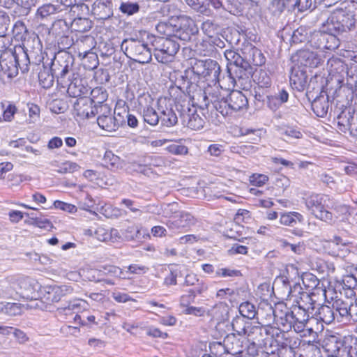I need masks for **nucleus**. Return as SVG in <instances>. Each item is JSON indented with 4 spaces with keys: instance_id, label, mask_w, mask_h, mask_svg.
<instances>
[{
    "instance_id": "1",
    "label": "nucleus",
    "mask_w": 357,
    "mask_h": 357,
    "mask_svg": "<svg viewBox=\"0 0 357 357\" xmlns=\"http://www.w3.org/2000/svg\"><path fill=\"white\" fill-rule=\"evenodd\" d=\"M355 25V15L351 10L336 9L321 24L320 30L312 32L310 46L321 51H334L346 42Z\"/></svg>"
},
{
    "instance_id": "2",
    "label": "nucleus",
    "mask_w": 357,
    "mask_h": 357,
    "mask_svg": "<svg viewBox=\"0 0 357 357\" xmlns=\"http://www.w3.org/2000/svg\"><path fill=\"white\" fill-rule=\"evenodd\" d=\"M151 40L155 58L162 63L172 61L180 49V45L174 38L152 36Z\"/></svg>"
},
{
    "instance_id": "3",
    "label": "nucleus",
    "mask_w": 357,
    "mask_h": 357,
    "mask_svg": "<svg viewBox=\"0 0 357 357\" xmlns=\"http://www.w3.org/2000/svg\"><path fill=\"white\" fill-rule=\"evenodd\" d=\"M328 200V196L325 195L312 194L305 198V203L308 211L316 218L331 225L335 222L337 218L327 210L326 202Z\"/></svg>"
},
{
    "instance_id": "4",
    "label": "nucleus",
    "mask_w": 357,
    "mask_h": 357,
    "mask_svg": "<svg viewBox=\"0 0 357 357\" xmlns=\"http://www.w3.org/2000/svg\"><path fill=\"white\" fill-rule=\"evenodd\" d=\"M121 48L128 58L139 63H148L151 61V50L143 41L134 38L125 39Z\"/></svg>"
},
{
    "instance_id": "5",
    "label": "nucleus",
    "mask_w": 357,
    "mask_h": 357,
    "mask_svg": "<svg viewBox=\"0 0 357 357\" xmlns=\"http://www.w3.org/2000/svg\"><path fill=\"white\" fill-rule=\"evenodd\" d=\"M192 72L199 79L206 81L220 82L221 68L218 63L213 59L195 60L192 64Z\"/></svg>"
},
{
    "instance_id": "6",
    "label": "nucleus",
    "mask_w": 357,
    "mask_h": 357,
    "mask_svg": "<svg viewBox=\"0 0 357 357\" xmlns=\"http://www.w3.org/2000/svg\"><path fill=\"white\" fill-rule=\"evenodd\" d=\"M328 65L331 73L340 74L344 78L345 74L346 84L352 91H357V65H351L348 67L340 59H331Z\"/></svg>"
},
{
    "instance_id": "7",
    "label": "nucleus",
    "mask_w": 357,
    "mask_h": 357,
    "mask_svg": "<svg viewBox=\"0 0 357 357\" xmlns=\"http://www.w3.org/2000/svg\"><path fill=\"white\" fill-rule=\"evenodd\" d=\"M222 106H218L219 112L225 116L247 108L248 100L241 91L233 90L227 93L225 100L222 102Z\"/></svg>"
},
{
    "instance_id": "8",
    "label": "nucleus",
    "mask_w": 357,
    "mask_h": 357,
    "mask_svg": "<svg viewBox=\"0 0 357 357\" xmlns=\"http://www.w3.org/2000/svg\"><path fill=\"white\" fill-rule=\"evenodd\" d=\"M269 309L274 316V320L278 325H281L284 330L289 331L294 328L296 333H301L305 330L307 322L302 320L300 321L298 317L291 316V314L287 313L280 307L275 306V309L270 307Z\"/></svg>"
},
{
    "instance_id": "9",
    "label": "nucleus",
    "mask_w": 357,
    "mask_h": 357,
    "mask_svg": "<svg viewBox=\"0 0 357 357\" xmlns=\"http://www.w3.org/2000/svg\"><path fill=\"white\" fill-rule=\"evenodd\" d=\"M174 26V38L184 42L190 41L199 31L195 21L185 15H180L176 18Z\"/></svg>"
},
{
    "instance_id": "10",
    "label": "nucleus",
    "mask_w": 357,
    "mask_h": 357,
    "mask_svg": "<svg viewBox=\"0 0 357 357\" xmlns=\"http://www.w3.org/2000/svg\"><path fill=\"white\" fill-rule=\"evenodd\" d=\"M196 219L190 213L185 211L180 213L179 215L174 217L172 220H169L166 225L172 234H177L185 232L188 229L195 225Z\"/></svg>"
},
{
    "instance_id": "11",
    "label": "nucleus",
    "mask_w": 357,
    "mask_h": 357,
    "mask_svg": "<svg viewBox=\"0 0 357 357\" xmlns=\"http://www.w3.org/2000/svg\"><path fill=\"white\" fill-rule=\"evenodd\" d=\"M338 129L343 132H349L352 136H357V110L345 109L337 117Z\"/></svg>"
},
{
    "instance_id": "12",
    "label": "nucleus",
    "mask_w": 357,
    "mask_h": 357,
    "mask_svg": "<svg viewBox=\"0 0 357 357\" xmlns=\"http://www.w3.org/2000/svg\"><path fill=\"white\" fill-rule=\"evenodd\" d=\"M322 347L329 355L337 354L340 357H345L350 353L349 347L344 346L339 335H326L322 342Z\"/></svg>"
},
{
    "instance_id": "13",
    "label": "nucleus",
    "mask_w": 357,
    "mask_h": 357,
    "mask_svg": "<svg viewBox=\"0 0 357 357\" xmlns=\"http://www.w3.org/2000/svg\"><path fill=\"white\" fill-rule=\"evenodd\" d=\"M121 104L119 102L114 109V115L111 114L107 116H98L97 123L100 128L108 132L116 130L120 126H123L124 120L121 116V107L118 105Z\"/></svg>"
},
{
    "instance_id": "14",
    "label": "nucleus",
    "mask_w": 357,
    "mask_h": 357,
    "mask_svg": "<svg viewBox=\"0 0 357 357\" xmlns=\"http://www.w3.org/2000/svg\"><path fill=\"white\" fill-rule=\"evenodd\" d=\"M234 68L235 69L234 70L235 76L233 77L230 72L231 70H233L232 67L227 66L229 73V75L227 77L232 84L233 87L235 84H237V83H239L241 85L246 84L250 81V78L253 73V68L252 66H250L248 62H243Z\"/></svg>"
},
{
    "instance_id": "15",
    "label": "nucleus",
    "mask_w": 357,
    "mask_h": 357,
    "mask_svg": "<svg viewBox=\"0 0 357 357\" xmlns=\"http://www.w3.org/2000/svg\"><path fill=\"white\" fill-rule=\"evenodd\" d=\"M31 40H24L22 43V45L15 46L12 52L15 57V61L18 69H20L22 73H27L29 70V66L31 65L30 59L27 51L29 47H31Z\"/></svg>"
},
{
    "instance_id": "16",
    "label": "nucleus",
    "mask_w": 357,
    "mask_h": 357,
    "mask_svg": "<svg viewBox=\"0 0 357 357\" xmlns=\"http://www.w3.org/2000/svg\"><path fill=\"white\" fill-rule=\"evenodd\" d=\"M180 118L182 123L192 130H199L204 127V121L196 113V109L193 107L190 108L189 104L187 107L181 105Z\"/></svg>"
},
{
    "instance_id": "17",
    "label": "nucleus",
    "mask_w": 357,
    "mask_h": 357,
    "mask_svg": "<svg viewBox=\"0 0 357 357\" xmlns=\"http://www.w3.org/2000/svg\"><path fill=\"white\" fill-rule=\"evenodd\" d=\"M17 63L12 49H8L1 54L0 68L8 77L12 78L18 74Z\"/></svg>"
},
{
    "instance_id": "18",
    "label": "nucleus",
    "mask_w": 357,
    "mask_h": 357,
    "mask_svg": "<svg viewBox=\"0 0 357 357\" xmlns=\"http://www.w3.org/2000/svg\"><path fill=\"white\" fill-rule=\"evenodd\" d=\"M71 68V62L64 56H55L51 63V71L55 75L58 82L61 84H67L65 80L66 75L68 74Z\"/></svg>"
},
{
    "instance_id": "19",
    "label": "nucleus",
    "mask_w": 357,
    "mask_h": 357,
    "mask_svg": "<svg viewBox=\"0 0 357 357\" xmlns=\"http://www.w3.org/2000/svg\"><path fill=\"white\" fill-rule=\"evenodd\" d=\"M292 61L295 63L294 66L314 68L317 67L320 62V59L317 54L309 50H301L291 57Z\"/></svg>"
},
{
    "instance_id": "20",
    "label": "nucleus",
    "mask_w": 357,
    "mask_h": 357,
    "mask_svg": "<svg viewBox=\"0 0 357 357\" xmlns=\"http://www.w3.org/2000/svg\"><path fill=\"white\" fill-rule=\"evenodd\" d=\"M213 87H208L204 92V98L209 99L214 108L219 112L218 106H222V102L225 101L228 93L227 89H223L219 82H214Z\"/></svg>"
},
{
    "instance_id": "21",
    "label": "nucleus",
    "mask_w": 357,
    "mask_h": 357,
    "mask_svg": "<svg viewBox=\"0 0 357 357\" xmlns=\"http://www.w3.org/2000/svg\"><path fill=\"white\" fill-rule=\"evenodd\" d=\"M73 288L70 285L50 286L47 287L43 298L47 303L60 301L65 296L73 293Z\"/></svg>"
},
{
    "instance_id": "22",
    "label": "nucleus",
    "mask_w": 357,
    "mask_h": 357,
    "mask_svg": "<svg viewBox=\"0 0 357 357\" xmlns=\"http://www.w3.org/2000/svg\"><path fill=\"white\" fill-rule=\"evenodd\" d=\"M186 3L195 11L210 15L212 13L211 7L219 9L222 7L220 0H185Z\"/></svg>"
},
{
    "instance_id": "23",
    "label": "nucleus",
    "mask_w": 357,
    "mask_h": 357,
    "mask_svg": "<svg viewBox=\"0 0 357 357\" xmlns=\"http://www.w3.org/2000/svg\"><path fill=\"white\" fill-rule=\"evenodd\" d=\"M218 349L224 350V354H229L232 356L239 355L243 353V342L234 334L228 335L225 337L223 344L218 343Z\"/></svg>"
},
{
    "instance_id": "24",
    "label": "nucleus",
    "mask_w": 357,
    "mask_h": 357,
    "mask_svg": "<svg viewBox=\"0 0 357 357\" xmlns=\"http://www.w3.org/2000/svg\"><path fill=\"white\" fill-rule=\"evenodd\" d=\"M92 14L98 20H106L113 16L112 0H96L92 5Z\"/></svg>"
},
{
    "instance_id": "25",
    "label": "nucleus",
    "mask_w": 357,
    "mask_h": 357,
    "mask_svg": "<svg viewBox=\"0 0 357 357\" xmlns=\"http://www.w3.org/2000/svg\"><path fill=\"white\" fill-rule=\"evenodd\" d=\"M291 87L298 91H303L307 86V76L305 68L294 66L291 67L289 76Z\"/></svg>"
},
{
    "instance_id": "26",
    "label": "nucleus",
    "mask_w": 357,
    "mask_h": 357,
    "mask_svg": "<svg viewBox=\"0 0 357 357\" xmlns=\"http://www.w3.org/2000/svg\"><path fill=\"white\" fill-rule=\"evenodd\" d=\"M95 105L91 99L87 97H81L77 99L74 103L75 114L81 119H90L94 117Z\"/></svg>"
},
{
    "instance_id": "27",
    "label": "nucleus",
    "mask_w": 357,
    "mask_h": 357,
    "mask_svg": "<svg viewBox=\"0 0 357 357\" xmlns=\"http://www.w3.org/2000/svg\"><path fill=\"white\" fill-rule=\"evenodd\" d=\"M158 110L160 114V121L162 126L170 128L178 123V116L172 105L163 106L160 102Z\"/></svg>"
},
{
    "instance_id": "28",
    "label": "nucleus",
    "mask_w": 357,
    "mask_h": 357,
    "mask_svg": "<svg viewBox=\"0 0 357 357\" xmlns=\"http://www.w3.org/2000/svg\"><path fill=\"white\" fill-rule=\"evenodd\" d=\"M245 62H248L250 66H261L265 63L266 59L260 50L250 45L243 52Z\"/></svg>"
},
{
    "instance_id": "29",
    "label": "nucleus",
    "mask_w": 357,
    "mask_h": 357,
    "mask_svg": "<svg viewBox=\"0 0 357 357\" xmlns=\"http://www.w3.org/2000/svg\"><path fill=\"white\" fill-rule=\"evenodd\" d=\"M312 109L319 117L324 118L328 113L330 105L329 97L327 94L321 93L311 102Z\"/></svg>"
},
{
    "instance_id": "30",
    "label": "nucleus",
    "mask_w": 357,
    "mask_h": 357,
    "mask_svg": "<svg viewBox=\"0 0 357 357\" xmlns=\"http://www.w3.org/2000/svg\"><path fill=\"white\" fill-rule=\"evenodd\" d=\"M208 289V285L206 283L199 284V287L190 289L187 291L186 294L180 296L179 303L181 307H187L191 303L195 302V298L197 295H201Z\"/></svg>"
},
{
    "instance_id": "31",
    "label": "nucleus",
    "mask_w": 357,
    "mask_h": 357,
    "mask_svg": "<svg viewBox=\"0 0 357 357\" xmlns=\"http://www.w3.org/2000/svg\"><path fill=\"white\" fill-rule=\"evenodd\" d=\"M95 41L94 38L91 36H85L82 40L78 43L79 56L83 55V57H86L90 55L89 57L93 59L96 63L95 66L98 63L97 55L91 52L92 48L94 47Z\"/></svg>"
},
{
    "instance_id": "32",
    "label": "nucleus",
    "mask_w": 357,
    "mask_h": 357,
    "mask_svg": "<svg viewBox=\"0 0 357 357\" xmlns=\"http://www.w3.org/2000/svg\"><path fill=\"white\" fill-rule=\"evenodd\" d=\"M333 307L338 322L349 321V303L342 299H337L333 303Z\"/></svg>"
},
{
    "instance_id": "33",
    "label": "nucleus",
    "mask_w": 357,
    "mask_h": 357,
    "mask_svg": "<svg viewBox=\"0 0 357 357\" xmlns=\"http://www.w3.org/2000/svg\"><path fill=\"white\" fill-rule=\"evenodd\" d=\"M29 39L31 40V43L36 45V47L33 50H30V47H29V50L27 51L29 57L30 59L31 65H33L40 68V66H41L40 63L43 60L40 40L38 36L33 37V38H29Z\"/></svg>"
},
{
    "instance_id": "34",
    "label": "nucleus",
    "mask_w": 357,
    "mask_h": 357,
    "mask_svg": "<svg viewBox=\"0 0 357 357\" xmlns=\"http://www.w3.org/2000/svg\"><path fill=\"white\" fill-rule=\"evenodd\" d=\"M316 319L326 324H330L333 323L336 317L335 315V311L333 307H330L327 305H322L314 313Z\"/></svg>"
},
{
    "instance_id": "35",
    "label": "nucleus",
    "mask_w": 357,
    "mask_h": 357,
    "mask_svg": "<svg viewBox=\"0 0 357 357\" xmlns=\"http://www.w3.org/2000/svg\"><path fill=\"white\" fill-rule=\"evenodd\" d=\"M354 272L343 275L342 283L343 288L349 290L348 296H356L357 292V268H354Z\"/></svg>"
},
{
    "instance_id": "36",
    "label": "nucleus",
    "mask_w": 357,
    "mask_h": 357,
    "mask_svg": "<svg viewBox=\"0 0 357 357\" xmlns=\"http://www.w3.org/2000/svg\"><path fill=\"white\" fill-rule=\"evenodd\" d=\"M36 70H40L38 73V80L41 86L45 89L50 88L53 85L54 77H56L55 75L52 73L51 68L45 66L43 63L40 68H37Z\"/></svg>"
},
{
    "instance_id": "37",
    "label": "nucleus",
    "mask_w": 357,
    "mask_h": 357,
    "mask_svg": "<svg viewBox=\"0 0 357 357\" xmlns=\"http://www.w3.org/2000/svg\"><path fill=\"white\" fill-rule=\"evenodd\" d=\"M251 323L246 318L240 316L234 317L231 321V326L233 331L239 335H246L248 333V328L250 327Z\"/></svg>"
},
{
    "instance_id": "38",
    "label": "nucleus",
    "mask_w": 357,
    "mask_h": 357,
    "mask_svg": "<svg viewBox=\"0 0 357 357\" xmlns=\"http://www.w3.org/2000/svg\"><path fill=\"white\" fill-rule=\"evenodd\" d=\"M174 25H176V18H172L167 22H160L156 25V30L168 38H174V29H176Z\"/></svg>"
},
{
    "instance_id": "39",
    "label": "nucleus",
    "mask_w": 357,
    "mask_h": 357,
    "mask_svg": "<svg viewBox=\"0 0 357 357\" xmlns=\"http://www.w3.org/2000/svg\"><path fill=\"white\" fill-rule=\"evenodd\" d=\"M92 25V22L87 17H78L72 22L71 29L77 32L84 33L89 31Z\"/></svg>"
},
{
    "instance_id": "40",
    "label": "nucleus",
    "mask_w": 357,
    "mask_h": 357,
    "mask_svg": "<svg viewBox=\"0 0 357 357\" xmlns=\"http://www.w3.org/2000/svg\"><path fill=\"white\" fill-rule=\"evenodd\" d=\"M81 80L75 79L68 83V93L70 96L81 98L88 93V89L79 84Z\"/></svg>"
},
{
    "instance_id": "41",
    "label": "nucleus",
    "mask_w": 357,
    "mask_h": 357,
    "mask_svg": "<svg viewBox=\"0 0 357 357\" xmlns=\"http://www.w3.org/2000/svg\"><path fill=\"white\" fill-rule=\"evenodd\" d=\"M260 329L261 331H264L266 335L271 336L273 338L275 339V341L280 342L282 340H287L285 337L286 333L284 332L285 330L282 329V331L276 328L271 326L270 325H266L264 327H259V326H256V330Z\"/></svg>"
},
{
    "instance_id": "42",
    "label": "nucleus",
    "mask_w": 357,
    "mask_h": 357,
    "mask_svg": "<svg viewBox=\"0 0 357 357\" xmlns=\"http://www.w3.org/2000/svg\"><path fill=\"white\" fill-rule=\"evenodd\" d=\"M90 94L91 97L89 98L91 99V102L95 106L105 103L108 97L106 89L102 87H96L93 89Z\"/></svg>"
},
{
    "instance_id": "43",
    "label": "nucleus",
    "mask_w": 357,
    "mask_h": 357,
    "mask_svg": "<svg viewBox=\"0 0 357 357\" xmlns=\"http://www.w3.org/2000/svg\"><path fill=\"white\" fill-rule=\"evenodd\" d=\"M142 116L144 122L154 126L160 122L159 112H156L152 107H146L143 109Z\"/></svg>"
},
{
    "instance_id": "44",
    "label": "nucleus",
    "mask_w": 357,
    "mask_h": 357,
    "mask_svg": "<svg viewBox=\"0 0 357 357\" xmlns=\"http://www.w3.org/2000/svg\"><path fill=\"white\" fill-rule=\"evenodd\" d=\"M183 276L181 267L176 266L169 270V273L165 276L163 285L170 287L177 284V278Z\"/></svg>"
},
{
    "instance_id": "45",
    "label": "nucleus",
    "mask_w": 357,
    "mask_h": 357,
    "mask_svg": "<svg viewBox=\"0 0 357 357\" xmlns=\"http://www.w3.org/2000/svg\"><path fill=\"white\" fill-rule=\"evenodd\" d=\"M276 307H280V308L283 309L284 311L287 312V313L291 314V316H295L298 317L300 321L302 320L307 323L309 320V314L308 312L305 311V308L301 309L302 307H297L295 305H293L290 309H288L285 305H278Z\"/></svg>"
},
{
    "instance_id": "46",
    "label": "nucleus",
    "mask_w": 357,
    "mask_h": 357,
    "mask_svg": "<svg viewBox=\"0 0 357 357\" xmlns=\"http://www.w3.org/2000/svg\"><path fill=\"white\" fill-rule=\"evenodd\" d=\"M312 33H310L312 35ZM311 36H308L307 29L304 26H300L296 29L291 36V41L295 44L307 41L310 44Z\"/></svg>"
},
{
    "instance_id": "47",
    "label": "nucleus",
    "mask_w": 357,
    "mask_h": 357,
    "mask_svg": "<svg viewBox=\"0 0 357 357\" xmlns=\"http://www.w3.org/2000/svg\"><path fill=\"white\" fill-rule=\"evenodd\" d=\"M240 314L247 319H252L255 317L257 310L255 306L250 302L242 303L238 308Z\"/></svg>"
},
{
    "instance_id": "48",
    "label": "nucleus",
    "mask_w": 357,
    "mask_h": 357,
    "mask_svg": "<svg viewBox=\"0 0 357 357\" xmlns=\"http://www.w3.org/2000/svg\"><path fill=\"white\" fill-rule=\"evenodd\" d=\"M57 7L52 3H46L39 7L36 12V17L41 20L47 18L57 11Z\"/></svg>"
},
{
    "instance_id": "49",
    "label": "nucleus",
    "mask_w": 357,
    "mask_h": 357,
    "mask_svg": "<svg viewBox=\"0 0 357 357\" xmlns=\"http://www.w3.org/2000/svg\"><path fill=\"white\" fill-rule=\"evenodd\" d=\"M303 219L302 215L296 212L288 213L282 214L280 221L281 224L287 226H294L296 224L297 220L301 222Z\"/></svg>"
},
{
    "instance_id": "50",
    "label": "nucleus",
    "mask_w": 357,
    "mask_h": 357,
    "mask_svg": "<svg viewBox=\"0 0 357 357\" xmlns=\"http://www.w3.org/2000/svg\"><path fill=\"white\" fill-rule=\"evenodd\" d=\"M225 56L228 61L227 66L229 65L234 67L245 62L244 57H242L239 54L232 50H227L225 52Z\"/></svg>"
},
{
    "instance_id": "51",
    "label": "nucleus",
    "mask_w": 357,
    "mask_h": 357,
    "mask_svg": "<svg viewBox=\"0 0 357 357\" xmlns=\"http://www.w3.org/2000/svg\"><path fill=\"white\" fill-rule=\"evenodd\" d=\"M336 177L335 174L332 172H324L319 174L320 181L330 188L336 187Z\"/></svg>"
},
{
    "instance_id": "52",
    "label": "nucleus",
    "mask_w": 357,
    "mask_h": 357,
    "mask_svg": "<svg viewBox=\"0 0 357 357\" xmlns=\"http://www.w3.org/2000/svg\"><path fill=\"white\" fill-rule=\"evenodd\" d=\"M119 10L127 15H132L138 13L139 6L137 3L122 1L119 6Z\"/></svg>"
},
{
    "instance_id": "53",
    "label": "nucleus",
    "mask_w": 357,
    "mask_h": 357,
    "mask_svg": "<svg viewBox=\"0 0 357 357\" xmlns=\"http://www.w3.org/2000/svg\"><path fill=\"white\" fill-rule=\"evenodd\" d=\"M259 86L268 88L271 86V79L265 70H260L255 75V79Z\"/></svg>"
},
{
    "instance_id": "54",
    "label": "nucleus",
    "mask_w": 357,
    "mask_h": 357,
    "mask_svg": "<svg viewBox=\"0 0 357 357\" xmlns=\"http://www.w3.org/2000/svg\"><path fill=\"white\" fill-rule=\"evenodd\" d=\"M99 273L100 276L110 275L114 278H121L123 274V271L118 266L107 265L103 266L102 270H100Z\"/></svg>"
},
{
    "instance_id": "55",
    "label": "nucleus",
    "mask_w": 357,
    "mask_h": 357,
    "mask_svg": "<svg viewBox=\"0 0 357 357\" xmlns=\"http://www.w3.org/2000/svg\"><path fill=\"white\" fill-rule=\"evenodd\" d=\"M82 300L75 299L69 301L68 305L57 309L58 313H66V311H71L73 313L79 312L82 309Z\"/></svg>"
},
{
    "instance_id": "56",
    "label": "nucleus",
    "mask_w": 357,
    "mask_h": 357,
    "mask_svg": "<svg viewBox=\"0 0 357 357\" xmlns=\"http://www.w3.org/2000/svg\"><path fill=\"white\" fill-rule=\"evenodd\" d=\"M71 12L78 17H87L89 15L90 9L87 4L80 2L71 6Z\"/></svg>"
},
{
    "instance_id": "57",
    "label": "nucleus",
    "mask_w": 357,
    "mask_h": 357,
    "mask_svg": "<svg viewBox=\"0 0 357 357\" xmlns=\"http://www.w3.org/2000/svg\"><path fill=\"white\" fill-rule=\"evenodd\" d=\"M120 111L121 116L123 117L124 120L123 126L126 125V123L128 126L132 128L138 126V120L135 115L129 114V112L125 108H121Z\"/></svg>"
},
{
    "instance_id": "58",
    "label": "nucleus",
    "mask_w": 357,
    "mask_h": 357,
    "mask_svg": "<svg viewBox=\"0 0 357 357\" xmlns=\"http://www.w3.org/2000/svg\"><path fill=\"white\" fill-rule=\"evenodd\" d=\"M161 13L163 15L167 16L169 19L176 18L179 16V9L174 3L165 4L161 7Z\"/></svg>"
},
{
    "instance_id": "59",
    "label": "nucleus",
    "mask_w": 357,
    "mask_h": 357,
    "mask_svg": "<svg viewBox=\"0 0 357 357\" xmlns=\"http://www.w3.org/2000/svg\"><path fill=\"white\" fill-rule=\"evenodd\" d=\"M10 17L3 10H0V36H6L10 25Z\"/></svg>"
},
{
    "instance_id": "60",
    "label": "nucleus",
    "mask_w": 357,
    "mask_h": 357,
    "mask_svg": "<svg viewBox=\"0 0 357 357\" xmlns=\"http://www.w3.org/2000/svg\"><path fill=\"white\" fill-rule=\"evenodd\" d=\"M167 151L174 155H183L188 153L187 146L182 144H172L166 148Z\"/></svg>"
},
{
    "instance_id": "61",
    "label": "nucleus",
    "mask_w": 357,
    "mask_h": 357,
    "mask_svg": "<svg viewBox=\"0 0 357 357\" xmlns=\"http://www.w3.org/2000/svg\"><path fill=\"white\" fill-rule=\"evenodd\" d=\"M142 236L141 229L136 226L128 227L126 229V237L130 240H140Z\"/></svg>"
},
{
    "instance_id": "62",
    "label": "nucleus",
    "mask_w": 357,
    "mask_h": 357,
    "mask_svg": "<svg viewBox=\"0 0 357 357\" xmlns=\"http://www.w3.org/2000/svg\"><path fill=\"white\" fill-rule=\"evenodd\" d=\"M205 283L203 280H200L197 275L193 273L186 274L183 282V286L189 287L194 286L195 287H199V284Z\"/></svg>"
},
{
    "instance_id": "63",
    "label": "nucleus",
    "mask_w": 357,
    "mask_h": 357,
    "mask_svg": "<svg viewBox=\"0 0 357 357\" xmlns=\"http://www.w3.org/2000/svg\"><path fill=\"white\" fill-rule=\"evenodd\" d=\"M94 109V116H107L112 114V108L106 103L96 105Z\"/></svg>"
},
{
    "instance_id": "64",
    "label": "nucleus",
    "mask_w": 357,
    "mask_h": 357,
    "mask_svg": "<svg viewBox=\"0 0 357 357\" xmlns=\"http://www.w3.org/2000/svg\"><path fill=\"white\" fill-rule=\"evenodd\" d=\"M215 274H216L217 276L223 277V278H227V277H231V278L238 277V276H240L241 275L240 271L235 270V269H231V268H218L216 271Z\"/></svg>"
}]
</instances>
